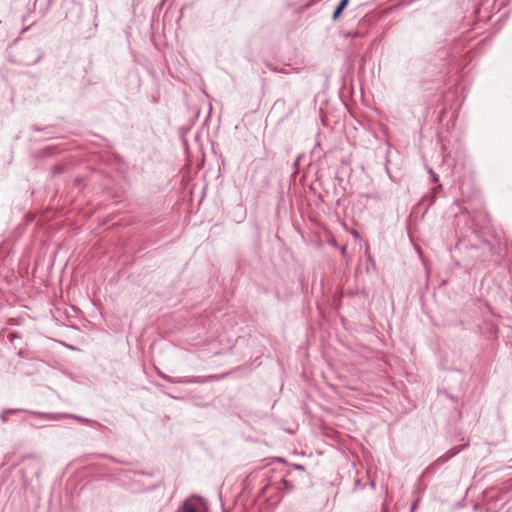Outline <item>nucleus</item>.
I'll list each match as a JSON object with an SVG mask.
<instances>
[{"label":"nucleus","instance_id":"obj_1","mask_svg":"<svg viewBox=\"0 0 512 512\" xmlns=\"http://www.w3.org/2000/svg\"><path fill=\"white\" fill-rule=\"evenodd\" d=\"M33 414L40 416L42 418L48 419V420H53V421L60 420L63 417H70V418L76 419L82 423H87V424H95L96 423L93 420L83 418L80 416H76V415H70V414H50V413H35V412Z\"/></svg>","mask_w":512,"mask_h":512},{"label":"nucleus","instance_id":"obj_2","mask_svg":"<svg viewBox=\"0 0 512 512\" xmlns=\"http://www.w3.org/2000/svg\"><path fill=\"white\" fill-rule=\"evenodd\" d=\"M176 512H199L196 504L193 502L186 500Z\"/></svg>","mask_w":512,"mask_h":512},{"label":"nucleus","instance_id":"obj_3","mask_svg":"<svg viewBox=\"0 0 512 512\" xmlns=\"http://www.w3.org/2000/svg\"><path fill=\"white\" fill-rule=\"evenodd\" d=\"M170 382L172 383H184V384H189V383H202L204 382L203 379H201V377H192V378H189V377H182V378H178L176 380L174 379H169Z\"/></svg>","mask_w":512,"mask_h":512},{"label":"nucleus","instance_id":"obj_4","mask_svg":"<svg viewBox=\"0 0 512 512\" xmlns=\"http://www.w3.org/2000/svg\"><path fill=\"white\" fill-rule=\"evenodd\" d=\"M348 2H349V0H341V2L339 3L338 7L336 8V10L333 13V16H332L333 20H336L340 16L342 11L347 6Z\"/></svg>","mask_w":512,"mask_h":512},{"label":"nucleus","instance_id":"obj_5","mask_svg":"<svg viewBox=\"0 0 512 512\" xmlns=\"http://www.w3.org/2000/svg\"><path fill=\"white\" fill-rule=\"evenodd\" d=\"M21 411L20 409H7V410H4L1 415H0V419L3 423L7 422L8 421V418H7V414H13V413H17Z\"/></svg>","mask_w":512,"mask_h":512},{"label":"nucleus","instance_id":"obj_6","mask_svg":"<svg viewBox=\"0 0 512 512\" xmlns=\"http://www.w3.org/2000/svg\"><path fill=\"white\" fill-rule=\"evenodd\" d=\"M284 486L285 488L288 490V491H292L293 490V485L289 482V481H284Z\"/></svg>","mask_w":512,"mask_h":512},{"label":"nucleus","instance_id":"obj_7","mask_svg":"<svg viewBox=\"0 0 512 512\" xmlns=\"http://www.w3.org/2000/svg\"><path fill=\"white\" fill-rule=\"evenodd\" d=\"M18 337V335L16 333H11L8 335V338L10 339V341H13V339H16Z\"/></svg>","mask_w":512,"mask_h":512},{"label":"nucleus","instance_id":"obj_8","mask_svg":"<svg viewBox=\"0 0 512 512\" xmlns=\"http://www.w3.org/2000/svg\"><path fill=\"white\" fill-rule=\"evenodd\" d=\"M322 124L324 126H329L330 125V123L328 122V120L326 118H322Z\"/></svg>","mask_w":512,"mask_h":512},{"label":"nucleus","instance_id":"obj_9","mask_svg":"<svg viewBox=\"0 0 512 512\" xmlns=\"http://www.w3.org/2000/svg\"><path fill=\"white\" fill-rule=\"evenodd\" d=\"M449 453H450V454H449V457H452V456L456 455V454L458 453V451H454V450H452V451H450Z\"/></svg>","mask_w":512,"mask_h":512},{"label":"nucleus","instance_id":"obj_10","mask_svg":"<svg viewBox=\"0 0 512 512\" xmlns=\"http://www.w3.org/2000/svg\"><path fill=\"white\" fill-rule=\"evenodd\" d=\"M473 229H474V232L477 233L478 232V225L477 224H473Z\"/></svg>","mask_w":512,"mask_h":512},{"label":"nucleus","instance_id":"obj_11","mask_svg":"<svg viewBox=\"0 0 512 512\" xmlns=\"http://www.w3.org/2000/svg\"><path fill=\"white\" fill-rule=\"evenodd\" d=\"M482 216H483V219H484V220H488V215H487L486 213H483V215H482Z\"/></svg>","mask_w":512,"mask_h":512},{"label":"nucleus","instance_id":"obj_12","mask_svg":"<svg viewBox=\"0 0 512 512\" xmlns=\"http://www.w3.org/2000/svg\"><path fill=\"white\" fill-rule=\"evenodd\" d=\"M296 468H297L298 470H303V469H304V468H303V466H301V465L296 466Z\"/></svg>","mask_w":512,"mask_h":512}]
</instances>
